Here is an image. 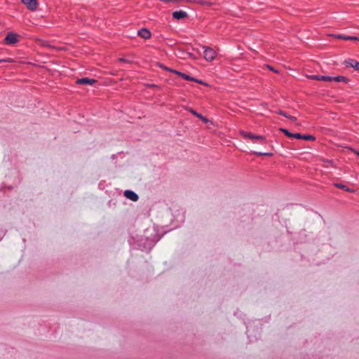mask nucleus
I'll return each instance as SVG.
<instances>
[{"instance_id":"obj_1","label":"nucleus","mask_w":359,"mask_h":359,"mask_svg":"<svg viewBox=\"0 0 359 359\" xmlns=\"http://www.w3.org/2000/svg\"><path fill=\"white\" fill-rule=\"evenodd\" d=\"M241 135L245 139H250L253 142H259L260 144H265L266 142V138L264 136L255 135L249 132H245L244 130H241L240 132Z\"/></svg>"},{"instance_id":"obj_2","label":"nucleus","mask_w":359,"mask_h":359,"mask_svg":"<svg viewBox=\"0 0 359 359\" xmlns=\"http://www.w3.org/2000/svg\"><path fill=\"white\" fill-rule=\"evenodd\" d=\"M18 41V35L13 32L8 33L4 41V43L6 45H13Z\"/></svg>"},{"instance_id":"obj_3","label":"nucleus","mask_w":359,"mask_h":359,"mask_svg":"<svg viewBox=\"0 0 359 359\" xmlns=\"http://www.w3.org/2000/svg\"><path fill=\"white\" fill-rule=\"evenodd\" d=\"M203 48L204 49V58L209 62L213 60L216 55L215 51L209 47L203 46Z\"/></svg>"},{"instance_id":"obj_4","label":"nucleus","mask_w":359,"mask_h":359,"mask_svg":"<svg viewBox=\"0 0 359 359\" xmlns=\"http://www.w3.org/2000/svg\"><path fill=\"white\" fill-rule=\"evenodd\" d=\"M21 2L25 4L29 11H34L37 8V0H21Z\"/></svg>"},{"instance_id":"obj_5","label":"nucleus","mask_w":359,"mask_h":359,"mask_svg":"<svg viewBox=\"0 0 359 359\" xmlns=\"http://www.w3.org/2000/svg\"><path fill=\"white\" fill-rule=\"evenodd\" d=\"M97 81L93 79H90L88 77H83L81 79H78L76 81V84L79 85H90L92 86L94 83H97Z\"/></svg>"},{"instance_id":"obj_6","label":"nucleus","mask_w":359,"mask_h":359,"mask_svg":"<svg viewBox=\"0 0 359 359\" xmlns=\"http://www.w3.org/2000/svg\"><path fill=\"white\" fill-rule=\"evenodd\" d=\"M123 195L128 199H130L134 202L137 201L139 198L138 195L136 193H135L133 191H131V190H126L123 193Z\"/></svg>"},{"instance_id":"obj_7","label":"nucleus","mask_w":359,"mask_h":359,"mask_svg":"<svg viewBox=\"0 0 359 359\" xmlns=\"http://www.w3.org/2000/svg\"><path fill=\"white\" fill-rule=\"evenodd\" d=\"M307 78L316 80V81H324L330 82V76H322V75H307Z\"/></svg>"},{"instance_id":"obj_8","label":"nucleus","mask_w":359,"mask_h":359,"mask_svg":"<svg viewBox=\"0 0 359 359\" xmlns=\"http://www.w3.org/2000/svg\"><path fill=\"white\" fill-rule=\"evenodd\" d=\"M137 35L144 39H148L151 37V32L147 28H142L137 32Z\"/></svg>"},{"instance_id":"obj_9","label":"nucleus","mask_w":359,"mask_h":359,"mask_svg":"<svg viewBox=\"0 0 359 359\" xmlns=\"http://www.w3.org/2000/svg\"><path fill=\"white\" fill-rule=\"evenodd\" d=\"M172 18L175 20H182L187 17V12L184 11H177L172 13Z\"/></svg>"},{"instance_id":"obj_10","label":"nucleus","mask_w":359,"mask_h":359,"mask_svg":"<svg viewBox=\"0 0 359 359\" xmlns=\"http://www.w3.org/2000/svg\"><path fill=\"white\" fill-rule=\"evenodd\" d=\"M346 63L347 67H351L358 71L359 70V62L353 59H348L346 61Z\"/></svg>"},{"instance_id":"obj_11","label":"nucleus","mask_w":359,"mask_h":359,"mask_svg":"<svg viewBox=\"0 0 359 359\" xmlns=\"http://www.w3.org/2000/svg\"><path fill=\"white\" fill-rule=\"evenodd\" d=\"M330 81L335 82H344L347 83L348 81V79L344 76H330Z\"/></svg>"},{"instance_id":"obj_12","label":"nucleus","mask_w":359,"mask_h":359,"mask_svg":"<svg viewBox=\"0 0 359 359\" xmlns=\"http://www.w3.org/2000/svg\"><path fill=\"white\" fill-rule=\"evenodd\" d=\"M334 36L337 39H343V40H350V41H355L356 39V36H346L344 34H334Z\"/></svg>"},{"instance_id":"obj_13","label":"nucleus","mask_w":359,"mask_h":359,"mask_svg":"<svg viewBox=\"0 0 359 359\" xmlns=\"http://www.w3.org/2000/svg\"><path fill=\"white\" fill-rule=\"evenodd\" d=\"M189 111L194 114V116H196V117H198V118H200L201 120H202L204 123H208L209 121V120L203 116L202 114L198 113L197 111H196L194 109H189Z\"/></svg>"},{"instance_id":"obj_14","label":"nucleus","mask_w":359,"mask_h":359,"mask_svg":"<svg viewBox=\"0 0 359 359\" xmlns=\"http://www.w3.org/2000/svg\"><path fill=\"white\" fill-rule=\"evenodd\" d=\"M334 186L339 189H343V190H345L347 192H350V193H353L354 192V190L352 189H350L348 187H347L346 186L342 184H340V183H335L334 184Z\"/></svg>"},{"instance_id":"obj_15","label":"nucleus","mask_w":359,"mask_h":359,"mask_svg":"<svg viewBox=\"0 0 359 359\" xmlns=\"http://www.w3.org/2000/svg\"><path fill=\"white\" fill-rule=\"evenodd\" d=\"M302 140L314 141V140H316V137L313 135H311L306 134V135H302Z\"/></svg>"},{"instance_id":"obj_16","label":"nucleus","mask_w":359,"mask_h":359,"mask_svg":"<svg viewBox=\"0 0 359 359\" xmlns=\"http://www.w3.org/2000/svg\"><path fill=\"white\" fill-rule=\"evenodd\" d=\"M181 77L183 78L184 80L187 81H196V78L191 76L190 75H188L185 73H183L181 74Z\"/></svg>"},{"instance_id":"obj_17","label":"nucleus","mask_w":359,"mask_h":359,"mask_svg":"<svg viewBox=\"0 0 359 359\" xmlns=\"http://www.w3.org/2000/svg\"><path fill=\"white\" fill-rule=\"evenodd\" d=\"M279 130L280 132H282L285 136H287L288 137H292V133L291 132H290L287 129H285V128H280L279 129Z\"/></svg>"},{"instance_id":"obj_18","label":"nucleus","mask_w":359,"mask_h":359,"mask_svg":"<svg viewBox=\"0 0 359 359\" xmlns=\"http://www.w3.org/2000/svg\"><path fill=\"white\" fill-rule=\"evenodd\" d=\"M198 2V4H200L203 6H210L214 4L213 2L208 1V0H199Z\"/></svg>"},{"instance_id":"obj_19","label":"nucleus","mask_w":359,"mask_h":359,"mask_svg":"<svg viewBox=\"0 0 359 359\" xmlns=\"http://www.w3.org/2000/svg\"><path fill=\"white\" fill-rule=\"evenodd\" d=\"M254 154L257 156H271L273 155L272 153H269V152L263 153V152H259V151H255Z\"/></svg>"},{"instance_id":"obj_20","label":"nucleus","mask_w":359,"mask_h":359,"mask_svg":"<svg viewBox=\"0 0 359 359\" xmlns=\"http://www.w3.org/2000/svg\"><path fill=\"white\" fill-rule=\"evenodd\" d=\"M158 66H159L161 68H162L163 69H164V70H165V71H167V72H172V69H171V68H170V67H166V66L163 65V64H158Z\"/></svg>"},{"instance_id":"obj_21","label":"nucleus","mask_w":359,"mask_h":359,"mask_svg":"<svg viewBox=\"0 0 359 359\" xmlns=\"http://www.w3.org/2000/svg\"><path fill=\"white\" fill-rule=\"evenodd\" d=\"M292 138L302 139V135L301 133H292Z\"/></svg>"},{"instance_id":"obj_22","label":"nucleus","mask_w":359,"mask_h":359,"mask_svg":"<svg viewBox=\"0 0 359 359\" xmlns=\"http://www.w3.org/2000/svg\"><path fill=\"white\" fill-rule=\"evenodd\" d=\"M276 113L280 114V115H281V116H285V118L288 117V114L286 112H285V111H282L280 109L278 110V111H276Z\"/></svg>"},{"instance_id":"obj_23","label":"nucleus","mask_w":359,"mask_h":359,"mask_svg":"<svg viewBox=\"0 0 359 359\" xmlns=\"http://www.w3.org/2000/svg\"><path fill=\"white\" fill-rule=\"evenodd\" d=\"M13 62V60L11 58H6V59H0V63L1 62Z\"/></svg>"},{"instance_id":"obj_24","label":"nucleus","mask_w":359,"mask_h":359,"mask_svg":"<svg viewBox=\"0 0 359 359\" xmlns=\"http://www.w3.org/2000/svg\"><path fill=\"white\" fill-rule=\"evenodd\" d=\"M172 72V73H173V74H177V75H178V76H181V74H182V72H179V71L175 70V69H172V72Z\"/></svg>"},{"instance_id":"obj_25","label":"nucleus","mask_w":359,"mask_h":359,"mask_svg":"<svg viewBox=\"0 0 359 359\" xmlns=\"http://www.w3.org/2000/svg\"><path fill=\"white\" fill-rule=\"evenodd\" d=\"M194 81L196 82V83H200V84H203V85L207 86V83H205L204 81H203L201 80H199L198 79H196V81Z\"/></svg>"},{"instance_id":"obj_26","label":"nucleus","mask_w":359,"mask_h":359,"mask_svg":"<svg viewBox=\"0 0 359 359\" xmlns=\"http://www.w3.org/2000/svg\"><path fill=\"white\" fill-rule=\"evenodd\" d=\"M287 118H288L289 120H290V121H292L293 122L296 121V120H297L296 117L290 116V115H288V117Z\"/></svg>"},{"instance_id":"obj_27","label":"nucleus","mask_w":359,"mask_h":359,"mask_svg":"<svg viewBox=\"0 0 359 359\" xmlns=\"http://www.w3.org/2000/svg\"><path fill=\"white\" fill-rule=\"evenodd\" d=\"M118 60H119L120 62H127V63H129V62H130V61H129V60H128L127 59L123 58V57H120V58H118Z\"/></svg>"},{"instance_id":"obj_28","label":"nucleus","mask_w":359,"mask_h":359,"mask_svg":"<svg viewBox=\"0 0 359 359\" xmlns=\"http://www.w3.org/2000/svg\"><path fill=\"white\" fill-rule=\"evenodd\" d=\"M147 86L149 88H158V86L156 84H148Z\"/></svg>"},{"instance_id":"obj_29","label":"nucleus","mask_w":359,"mask_h":359,"mask_svg":"<svg viewBox=\"0 0 359 359\" xmlns=\"http://www.w3.org/2000/svg\"><path fill=\"white\" fill-rule=\"evenodd\" d=\"M187 55L190 57H192L194 59H196V57L194 56V55L193 53H187Z\"/></svg>"},{"instance_id":"obj_30","label":"nucleus","mask_w":359,"mask_h":359,"mask_svg":"<svg viewBox=\"0 0 359 359\" xmlns=\"http://www.w3.org/2000/svg\"><path fill=\"white\" fill-rule=\"evenodd\" d=\"M325 162H327V163H330L331 165L333 164V161L332 160H326Z\"/></svg>"},{"instance_id":"obj_31","label":"nucleus","mask_w":359,"mask_h":359,"mask_svg":"<svg viewBox=\"0 0 359 359\" xmlns=\"http://www.w3.org/2000/svg\"><path fill=\"white\" fill-rule=\"evenodd\" d=\"M268 67H269L270 70L276 72V71L271 66H268Z\"/></svg>"},{"instance_id":"obj_32","label":"nucleus","mask_w":359,"mask_h":359,"mask_svg":"<svg viewBox=\"0 0 359 359\" xmlns=\"http://www.w3.org/2000/svg\"><path fill=\"white\" fill-rule=\"evenodd\" d=\"M355 41H359V37L356 36V39H355Z\"/></svg>"},{"instance_id":"obj_33","label":"nucleus","mask_w":359,"mask_h":359,"mask_svg":"<svg viewBox=\"0 0 359 359\" xmlns=\"http://www.w3.org/2000/svg\"><path fill=\"white\" fill-rule=\"evenodd\" d=\"M357 154L359 156V152H358V153H357Z\"/></svg>"}]
</instances>
